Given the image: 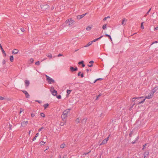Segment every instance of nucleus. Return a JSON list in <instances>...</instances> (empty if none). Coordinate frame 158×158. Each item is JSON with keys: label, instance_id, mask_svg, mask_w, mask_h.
<instances>
[{"label": "nucleus", "instance_id": "f257e3e1", "mask_svg": "<svg viewBox=\"0 0 158 158\" xmlns=\"http://www.w3.org/2000/svg\"><path fill=\"white\" fill-rule=\"evenodd\" d=\"M70 109H66L63 112L61 118L63 120L67 117L68 114L70 112Z\"/></svg>", "mask_w": 158, "mask_h": 158}, {"label": "nucleus", "instance_id": "f03ea898", "mask_svg": "<svg viewBox=\"0 0 158 158\" xmlns=\"http://www.w3.org/2000/svg\"><path fill=\"white\" fill-rule=\"evenodd\" d=\"M40 7L42 10L44 11L48 8L49 6L47 4H43L40 5Z\"/></svg>", "mask_w": 158, "mask_h": 158}, {"label": "nucleus", "instance_id": "7ed1b4c3", "mask_svg": "<svg viewBox=\"0 0 158 158\" xmlns=\"http://www.w3.org/2000/svg\"><path fill=\"white\" fill-rule=\"evenodd\" d=\"M46 76L47 78V80L49 84H51L55 82V81L53 79L47 75H46Z\"/></svg>", "mask_w": 158, "mask_h": 158}, {"label": "nucleus", "instance_id": "20e7f679", "mask_svg": "<svg viewBox=\"0 0 158 158\" xmlns=\"http://www.w3.org/2000/svg\"><path fill=\"white\" fill-rule=\"evenodd\" d=\"M51 92L53 96L57 95V92L56 90L54 89V88L53 87H52L50 89Z\"/></svg>", "mask_w": 158, "mask_h": 158}, {"label": "nucleus", "instance_id": "39448f33", "mask_svg": "<svg viewBox=\"0 0 158 158\" xmlns=\"http://www.w3.org/2000/svg\"><path fill=\"white\" fill-rule=\"evenodd\" d=\"M153 93H152V92H150L148 96L145 97V98H148V99L151 98L153 97Z\"/></svg>", "mask_w": 158, "mask_h": 158}, {"label": "nucleus", "instance_id": "423d86ee", "mask_svg": "<svg viewBox=\"0 0 158 158\" xmlns=\"http://www.w3.org/2000/svg\"><path fill=\"white\" fill-rule=\"evenodd\" d=\"M28 123V122L27 121H25L21 123V126L25 127L26 126L27 124Z\"/></svg>", "mask_w": 158, "mask_h": 158}, {"label": "nucleus", "instance_id": "0eeeda50", "mask_svg": "<svg viewBox=\"0 0 158 158\" xmlns=\"http://www.w3.org/2000/svg\"><path fill=\"white\" fill-rule=\"evenodd\" d=\"M87 14V13H86L84 14L81 15H78L77 16V19H80L84 17Z\"/></svg>", "mask_w": 158, "mask_h": 158}, {"label": "nucleus", "instance_id": "6e6552de", "mask_svg": "<svg viewBox=\"0 0 158 158\" xmlns=\"http://www.w3.org/2000/svg\"><path fill=\"white\" fill-rule=\"evenodd\" d=\"M70 69L71 71L72 72H73L74 71H76L78 70V68L77 67L74 68L73 67H71Z\"/></svg>", "mask_w": 158, "mask_h": 158}, {"label": "nucleus", "instance_id": "1a4fd4ad", "mask_svg": "<svg viewBox=\"0 0 158 158\" xmlns=\"http://www.w3.org/2000/svg\"><path fill=\"white\" fill-rule=\"evenodd\" d=\"M87 118H84L81 120V123L83 124H85L86 123V121H87Z\"/></svg>", "mask_w": 158, "mask_h": 158}, {"label": "nucleus", "instance_id": "9d476101", "mask_svg": "<svg viewBox=\"0 0 158 158\" xmlns=\"http://www.w3.org/2000/svg\"><path fill=\"white\" fill-rule=\"evenodd\" d=\"M22 92L25 94L26 98H28L29 97L30 95L27 91L24 90H23Z\"/></svg>", "mask_w": 158, "mask_h": 158}, {"label": "nucleus", "instance_id": "9b49d317", "mask_svg": "<svg viewBox=\"0 0 158 158\" xmlns=\"http://www.w3.org/2000/svg\"><path fill=\"white\" fill-rule=\"evenodd\" d=\"M127 21V19L126 18H124L122 19V24L123 26L125 25L126 24Z\"/></svg>", "mask_w": 158, "mask_h": 158}, {"label": "nucleus", "instance_id": "f8f14e48", "mask_svg": "<svg viewBox=\"0 0 158 158\" xmlns=\"http://www.w3.org/2000/svg\"><path fill=\"white\" fill-rule=\"evenodd\" d=\"M25 86L26 87H28L30 84V82L28 80H26L25 81Z\"/></svg>", "mask_w": 158, "mask_h": 158}, {"label": "nucleus", "instance_id": "ddd939ff", "mask_svg": "<svg viewBox=\"0 0 158 158\" xmlns=\"http://www.w3.org/2000/svg\"><path fill=\"white\" fill-rule=\"evenodd\" d=\"M158 90V87L155 86L152 90V92L154 94L157 90Z\"/></svg>", "mask_w": 158, "mask_h": 158}, {"label": "nucleus", "instance_id": "4468645a", "mask_svg": "<svg viewBox=\"0 0 158 158\" xmlns=\"http://www.w3.org/2000/svg\"><path fill=\"white\" fill-rule=\"evenodd\" d=\"M149 152H145L144 154L143 155V158H145V157H147L148 155H149Z\"/></svg>", "mask_w": 158, "mask_h": 158}, {"label": "nucleus", "instance_id": "2eb2a0df", "mask_svg": "<svg viewBox=\"0 0 158 158\" xmlns=\"http://www.w3.org/2000/svg\"><path fill=\"white\" fill-rule=\"evenodd\" d=\"M19 50L18 49H15L13 50L12 51V53L14 54H16L18 53Z\"/></svg>", "mask_w": 158, "mask_h": 158}, {"label": "nucleus", "instance_id": "dca6fc26", "mask_svg": "<svg viewBox=\"0 0 158 158\" xmlns=\"http://www.w3.org/2000/svg\"><path fill=\"white\" fill-rule=\"evenodd\" d=\"M69 21H69V27H71L73 25L74 21L73 20H72L71 19V20H69Z\"/></svg>", "mask_w": 158, "mask_h": 158}, {"label": "nucleus", "instance_id": "f3484780", "mask_svg": "<svg viewBox=\"0 0 158 158\" xmlns=\"http://www.w3.org/2000/svg\"><path fill=\"white\" fill-rule=\"evenodd\" d=\"M93 43V42H92V41L89 42L85 46V47H87L90 45H91Z\"/></svg>", "mask_w": 158, "mask_h": 158}, {"label": "nucleus", "instance_id": "a211bd4d", "mask_svg": "<svg viewBox=\"0 0 158 158\" xmlns=\"http://www.w3.org/2000/svg\"><path fill=\"white\" fill-rule=\"evenodd\" d=\"M107 142V141H106V140H105V139L103 140L102 142L100 144V145H102L103 144H104L106 143Z\"/></svg>", "mask_w": 158, "mask_h": 158}, {"label": "nucleus", "instance_id": "6ab92c4d", "mask_svg": "<svg viewBox=\"0 0 158 158\" xmlns=\"http://www.w3.org/2000/svg\"><path fill=\"white\" fill-rule=\"evenodd\" d=\"M143 98V97H141L139 98H135V97L133 98L132 99V101L133 102H134L136 99L140 98Z\"/></svg>", "mask_w": 158, "mask_h": 158}, {"label": "nucleus", "instance_id": "aec40b11", "mask_svg": "<svg viewBox=\"0 0 158 158\" xmlns=\"http://www.w3.org/2000/svg\"><path fill=\"white\" fill-rule=\"evenodd\" d=\"M38 135H39V133H36V135H35V136L33 139L32 140L33 141H34L36 139V137H38Z\"/></svg>", "mask_w": 158, "mask_h": 158}, {"label": "nucleus", "instance_id": "412c9836", "mask_svg": "<svg viewBox=\"0 0 158 158\" xmlns=\"http://www.w3.org/2000/svg\"><path fill=\"white\" fill-rule=\"evenodd\" d=\"M14 60V57L13 56H10V61L11 62H13Z\"/></svg>", "mask_w": 158, "mask_h": 158}, {"label": "nucleus", "instance_id": "4be33fe9", "mask_svg": "<svg viewBox=\"0 0 158 158\" xmlns=\"http://www.w3.org/2000/svg\"><path fill=\"white\" fill-rule=\"evenodd\" d=\"M134 132V131L133 130H132L130 132V133L129 134V136L130 137H132V135L133 134Z\"/></svg>", "mask_w": 158, "mask_h": 158}, {"label": "nucleus", "instance_id": "5701e85b", "mask_svg": "<svg viewBox=\"0 0 158 158\" xmlns=\"http://www.w3.org/2000/svg\"><path fill=\"white\" fill-rule=\"evenodd\" d=\"M71 91V90L67 89V96L69 95Z\"/></svg>", "mask_w": 158, "mask_h": 158}, {"label": "nucleus", "instance_id": "b1692460", "mask_svg": "<svg viewBox=\"0 0 158 158\" xmlns=\"http://www.w3.org/2000/svg\"><path fill=\"white\" fill-rule=\"evenodd\" d=\"M102 80H103L102 78H98L95 80V81L94 82V83H95L98 81H102Z\"/></svg>", "mask_w": 158, "mask_h": 158}, {"label": "nucleus", "instance_id": "393cba45", "mask_svg": "<svg viewBox=\"0 0 158 158\" xmlns=\"http://www.w3.org/2000/svg\"><path fill=\"white\" fill-rule=\"evenodd\" d=\"M105 36H107L108 37V38L110 39V40H111V41H112V38L110 36V35H108V34H106L105 35Z\"/></svg>", "mask_w": 158, "mask_h": 158}, {"label": "nucleus", "instance_id": "a878e982", "mask_svg": "<svg viewBox=\"0 0 158 158\" xmlns=\"http://www.w3.org/2000/svg\"><path fill=\"white\" fill-rule=\"evenodd\" d=\"M75 122H76V123H77V124H78L80 123V120H79V118H77L76 119V120H75Z\"/></svg>", "mask_w": 158, "mask_h": 158}, {"label": "nucleus", "instance_id": "bb28decb", "mask_svg": "<svg viewBox=\"0 0 158 158\" xmlns=\"http://www.w3.org/2000/svg\"><path fill=\"white\" fill-rule=\"evenodd\" d=\"M1 50H2V53L4 54V56H6V53L5 52V51L3 50V49L2 48V49Z\"/></svg>", "mask_w": 158, "mask_h": 158}, {"label": "nucleus", "instance_id": "cd10ccee", "mask_svg": "<svg viewBox=\"0 0 158 158\" xmlns=\"http://www.w3.org/2000/svg\"><path fill=\"white\" fill-rule=\"evenodd\" d=\"M49 104L48 103L45 104L44 106V109H46L49 106Z\"/></svg>", "mask_w": 158, "mask_h": 158}, {"label": "nucleus", "instance_id": "c85d7f7f", "mask_svg": "<svg viewBox=\"0 0 158 158\" xmlns=\"http://www.w3.org/2000/svg\"><path fill=\"white\" fill-rule=\"evenodd\" d=\"M47 56L49 58H52V55L50 53H48L47 55Z\"/></svg>", "mask_w": 158, "mask_h": 158}, {"label": "nucleus", "instance_id": "c756f323", "mask_svg": "<svg viewBox=\"0 0 158 158\" xmlns=\"http://www.w3.org/2000/svg\"><path fill=\"white\" fill-rule=\"evenodd\" d=\"M106 28V24H104L102 26V29L103 30H105Z\"/></svg>", "mask_w": 158, "mask_h": 158}, {"label": "nucleus", "instance_id": "7c9ffc66", "mask_svg": "<svg viewBox=\"0 0 158 158\" xmlns=\"http://www.w3.org/2000/svg\"><path fill=\"white\" fill-rule=\"evenodd\" d=\"M65 144H62L60 145V148H64V147Z\"/></svg>", "mask_w": 158, "mask_h": 158}, {"label": "nucleus", "instance_id": "2f4dec72", "mask_svg": "<svg viewBox=\"0 0 158 158\" xmlns=\"http://www.w3.org/2000/svg\"><path fill=\"white\" fill-rule=\"evenodd\" d=\"M91 29V27L89 26H88L86 28V29L87 31H89Z\"/></svg>", "mask_w": 158, "mask_h": 158}, {"label": "nucleus", "instance_id": "473e14b6", "mask_svg": "<svg viewBox=\"0 0 158 158\" xmlns=\"http://www.w3.org/2000/svg\"><path fill=\"white\" fill-rule=\"evenodd\" d=\"M40 115L42 117L44 118L45 117V114L43 113H41Z\"/></svg>", "mask_w": 158, "mask_h": 158}, {"label": "nucleus", "instance_id": "72a5a7b5", "mask_svg": "<svg viewBox=\"0 0 158 158\" xmlns=\"http://www.w3.org/2000/svg\"><path fill=\"white\" fill-rule=\"evenodd\" d=\"M56 98L58 99H60L61 98V96L60 95H56Z\"/></svg>", "mask_w": 158, "mask_h": 158}, {"label": "nucleus", "instance_id": "f704fd0d", "mask_svg": "<svg viewBox=\"0 0 158 158\" xmlns=\"http://www.w3.org/2000/svg\"><path fill=\"white\" fill-rule=\"evenodd\" d=\"M69 20H71V19H68L67 20H66V21L65 22V23H69Z\"/></svg>", "mask_w": 158, "mask_h": 158}, {"label": "nucleus", "instance_id": "c9c22d12", "mask_svg": "<svg viewBox=\"0 0 158 158\" xmlns=\"http://www.w3.org/2000/svg\"><path fill=\"white\" fill-rule=\"evenodd\" d=\"M143 23V22H142L141 23V28L142 29H143L144 28Z\"/></svg>", "mask_w": 158, "mask_h": 158}, {"label": "nucleus", "instance_id": "e433bc0d", "mask_svg": "<svg viewBox=\"0 0 158 158\" xmlns=\"http://www.w3.org/2000/svg\"><path fill=\"white\" fill-rule=\"evenodd\" d=\"M40 145H43L45 143V142H44L43 141H41L40 142Z\"/></svg>", "mask_w": 158, "mask_h": 158}, {"label": "nucleus", "instance_id": "4c0bfd02", "mask_svg": "<svg viewBox=\"0 0 158 158\" xmlns=\"http://www.w3.org/2000/svg\"><path fill=\"white\" fill-rule=\"evenodd\" d=\"M35 64L36 65H40V62L39 61H37V62H36L35 63Z\"/></svg>", "mask_w": 158, "mask_h": 158}, {"label": "nucleus", "instance_id": "58836bf2", "mask_svg": "<svg viewBox=\"0 0 158 158\" xmlns=\"http://www.w3.org/2000/svg\"><path fill=\"white\" fill-rule=\"evenodd\" d=\"M110 135H109L108 136V137L105 139V140H106V141H107V142L109 138L110 137Z\"/></svg>", "mask_w": 158, "mask_h": 158}, {"label": "nucleus", "instance_id": "ea45409f", "mask_svg": "<svg viewBox=\"0 0 158 158\" xmlns=\"http://www.w3.org/2000/svg\"><path fill=\"white\" fill-rule=\"evenodd\" d=\"M101 93L99 94L97 96H96L97 97V98L96 100H97L98 99V98L100 97L101 95Z\"/></svg>", "mask_w": 158, "mask_h": 158}, {"label": "nucleus", "instance_id": "a19ab883", "mask_svg": "<svg viewBox=\"0 0 158 158\" xmlns=\"http://www.w3.org/2000/svg\"><path fill=\"white\" fill-rule=\"evenodd\" d=\"M84 63V61L82 60L81 61H80L78 62V64H82Z\"/></svg>", "mask_w": 158, "mask_h": 158}, {"label": "nucleus", "instance_id": "79ce46f5", "mask_svg": "<svg viewBox=\"0 0 158 158\" xmlns=\"http://www.w3.org/2000/svg\"><path fill=\"white\" fill-rule=\"evenodd\" d=\"M145 99H144L142 101H141L140 102H139V104H141V103H143V102H144L145 101Z\"/></svg>", "mask_w": 158, "mask_h": 158}, {"label": "nucleus", "instance_id": "37998d69", "mask_svg": "<svg viewBox=\"0 0 158 158\" xmlns=\"http://www.w3.org/2000/svg\"><path fill=\"white\" fill-rule=\"evenodd\" d=\"M146 144H144V145H143V148H142V150H144V149H145V146L146 145Z\"/></svg>", "mask_w": 158, "mask_h": 158}, {"label": "nucleus", "instance_id": "c03bdc74", "mask_svg": "<svg viewBox=\"0 0 158 158\" xmlns=\"http://www.w3.org/2000/svg\"><path fill=\"white\" fill-rule=\"evenodd\" d=\"M135 104V103H134V104H133V105L132 106H131V107H130V108H129V110H131V109H132V108H133V106Z\"/></svg>", "mask_w": 158, "mask_h": 158}, {"label": "nucleus", "instance_id": "a18cd8bd", "mask_svg": "<svg viewBox=\"0 0 158 158\" xmlns=\"http://www.w3.org/2000/svg\"><path fill=\"white\" fill-rule=\"evenodd\" d=\"M35 116V114H33V113H32L31 114V117H32V118H33Z\"/></svg>", "mask_w": 158, "mask_h": 158}, {"label": "nucleus", "instance_id": "49530a36", "mask_svg": "<svg viewBox=\"0 0 158 158\" xmlns=\"http://www.w3.org/2000/svg\"><path fill=\"white\" fill-rule=\"evenodd\" d=\"M44 128L43 127H41V128H40L38 130V131H41V130L42 129H44Z\"/></svg>", "mask_w": 158, "mask_h": 158}, {"label": "nucleus", "instance_id": "de8ad7c7", "mask_svg": "<svg viewBox=\"0 0 158 158\" xmlns=\"http://www.w3.org/2000/svg\"><path fill=\"white\" fill-rule=\"evenodd\" d=\"M158 43V41H155L154 42H153L151 44V45H152L153 44H155V43Z\"/></svg>", "mask_w": 158, "mask_h": 158}, {"label": "nucleus", "instance_id": "09e8293b", "mask_svg": "<svg viewBox=\"0 0 158 158\" xmlns=\"http://www.w3.org/2000/svg\"><path fill=\"white\" fill-rule=\"evenodd\" d=\"M30 61L31 63H33L34 61V60L32 58H31L30 60Z\"/></svg>", "mask_w": 158, "mask_h": 158}, {"label": "nucleus", "instance_id": "8fccbe9b", "mask_svg": "<svg viewBox=\"0 0 158 158\" xmlns=\"http://www.w3.org/2000/svg\"><path fill=\"white\" fill-rule=\"evenodd\" d=\"M6 63V61H5V60H3V61H2V63L3 64H4Z\"/></svg>", "mask_w": 158, "mask_h": 158}, {"label": "nucleus", "instance_id": "3c124183", "mask_svg": "<svg viewBox=\"0 0 158 158\" xmlns=\"http://www.w3.org/2000/svg\"><path fill=\"white\" fill-rule=\"evenodd\" d=\"M35 101L36 102H38L39 103H41L42 102L41 101H39V100H35Z\"/></svg>", "mask_w": 158, "mask_h": 158}, {"label": "nucleus", "instance_id": "603ef678", "mask_svg": "<svg viewBox=\"0 0 158 158\" xmlns=\"http://www.w3.org/2000/svg\"><path fill=\"white\" fill-rule=\"evenodd\" d=\"M151 8H150L149 10H148V11L147 12V14H148H148L150 12V10H151Z\"/></svg>", "mask_w": 158, "mask_h": 158}, {"label": "nucleus", "instance_id": "864d4df0", "mask_svg": "<svg viewBox=\"0 0 158 158\" xmlns=\"http://www.w3.org/2000/svg\"><path fill=\"white\" fill-rule=\"evenodd\" d=\"M103 36L102 35L99 38H97V40H98L101 39V38H102L103 37Z\"/></svg>", "mask_w": 158, "mask_h": 158}, {"label": "nucleus", "instance_id": "5fc2aeb1", "mask_svg": "<svg viewBox=\"0 0 158 158\" xmlns=\"http://www.w3.org/2000/svg\"><path fill=\"white\" fill-rule=\"evenodd\" d=\"M158 30V26L156 27H155L154 28V30Z\"/></svg>", "mask_w": 158, "mask_h": 158}, {"label": "nucleus", "instance_id": "6e6d98bb", "mask_svg": "<svg viewBox=\"0 0 158 158\" xmlns=\"http://www.w3.org/2000/svg\"><path fill=\"white\" fill-rule=\"evenodd\" d=\"M136 143V141L135 140L134 141L132 142L131 143L132 144H134Z\"/></svg>", "mask_w": 158, "mask_h": 158}, {"label": "nucleus", "instance_id": "4d7b16f0", "mask_svg": "<svg viewBox=\"0 0 158 158\" xmlns=\"http://www.w3.org/2000/svg\"><path fill=\"white\" fill-rule=\"evenodd\" d=\"M4 99V98L3 97L0 96V100H3Z\"/></svg>", "mask_w": 158, "mask_h": 158}, {"label": "nucleus", "instance_id": "13d9d810", "mask_svg": "<svg viewBox=\"0 0 158 158\" xmlns=\"http://www.w3.org/2000/svg\"><path fill=\"white\" fill-rule=\"evenodd\" d=\"M97 40H98L97 39H94V40H93L92 41V42H93V43L94 42H96Z\"/></svg>", "mask_w": 158, "mask_h": 158}, {"label": "nucleus", "instance_id": "bf43d9fd", "mask_svg": "<svg viewBox=\"0 0 158 158\" xmlns=\"http://www.w3.org/2000/svg\"><path fill=\"white\" fill-rule=\"evenodd\" d=\"M63 55L62 54H58V57H60V56H62Z\"/></svg>", "mask_w": 158, "mask_h": 158}, {"label": "nucleus", "instance_id": "052dcab7", "mask_svg": "<svg viewBox=\"0 0 158 158\" xmlns=\"http://www.w3.org/2000/svg\"><path fill=\"white\" fill-rule=\"evenodd\" d=\"M139 139V136H138V137H136V138L135 139V140L136 141H137L138 139Z\"/></svg>", "mask_w": 158, "mask_h": 158}, {"label": "nucleus", "instance_id": "680f3d73", "mask_svg": "<svg viewBox=\"0 0 158 158\" xmlns=\"http://www.w3.org/2000/svg\"><path fill=\"white\" fill-rule=\"evenodd\" d=\"M80 75H81V77H84V74L83 73L82 74H81Z\"/></svg>", "mask_w": 158, "mask_h": 158}, {"label": "nucleus", "instance_id": "e2e57ef3", "mask_svg": "<svg viewBox=\"0 0 158 158\" xmlns=\"http://www.w3.org/2000/svg\"><path fill=\"white\" fill-rule=\"evenodd\" d=\"M94 63V61L93 60H91L89 61V63L90 64H93Z\"/></svg>", "mask_w": 158, "mask_h": 158}, {"label": "nucleus", "instance_id": "0e129e2a", "mask_svg": "<svg viewBox=\"0 0 158 158\" xmlns=\"http://www.w3.org/2000/svg\"><path fill=\"white\" fill-rule=\"evenodd\" d=\"M21 31L22 32H24L25 31V30L23 28H22L21 29Z\"/></svg>", "mask_w": 158, "mask_h": 158}, {"label": "nucleus", "instance_id": "69168bd1", "mask_svg": "<svg viewBox=\"0 0 158 158\" xmlns=\"http://www.w3.org/2000/svg\"><path fill=\"white\" fill-rule=\"evenodd\" d=\"M88 66L89 67H92L93 66V65L92 64H91L90 65H88Z\"/></svg>", "mask_w": 158, "mask_h": 158}, {"label": "nucleus", "instance_id": "338daca9", "mask_svg": "<svg viewBox=\"0 0 158 158\" xmlns=\"http://www.w3.org/2000/svg\"><path fill=\"white\" fill-rule=\"evenodd\" d=\"M107 17H106L104 18L103 19V21H105V20H106V19H107Z\"/></svg>", "mask_w": 158, "mask_h": 158}, {"label": "nucleus", "instance_id": "774afa93", "mask_svg": "<svg viewBox=\"0 0 158 158\" xmlns=\"http://www.w3.org/2000/svg\"><path fill=\"white\" fill-rule=\"evenodd\" d=\"M88 154V153L87 152H85V153H83V154L86 155Z\"/></svg>", "mask_w": 158, "mask_h": 158}]
</instances>
